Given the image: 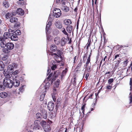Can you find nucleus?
I'll list each match as a JSON object with an SVG mask.
<instances>
[{"mask_svg":"<svg viewBox=\"0 0 132 132\" xmlns=\"http://www.w3.org/2000/svg\"><path fill=\"white\" fill-rule=\"evenodd\" d=\"M8 33L11 34V35L14 34V31L11 29H9L8 30Z\"/></svg>","mask_w":132,"mask_h":132,"instance_id":"43","label":"nucleus"},{"mask_svg":"<svg viewBox=\"0 0 132 132\" xmlns=\"http://www.w3.org/2000/svg\"><path fill=\"white\" fill-rule=\"evenodd\" d=\"M61 101V98H58L57 100V102H56L57 104H60V103H61V102H60Z\"/></svg>","mask_w":132,"mask_h":132,"instance_id":"52","label":"nucleus"},{"mask_svg":"<svg viewBox=\"0 0 132 132\" xmlns=\"http://www.w3.org/2000/svg\"><path fill=\"white\" fill-rule=\"evenodd\" d=\"M40 122L38 120H36L34 122V127L36 129H39L40 127Z\"/></svg>","mask_w":132,"mask_h":132,"instance_id":"6","label":"nucleus"},{"mask_svg":"<svg viewBox=\"0 0 132 132\" xmlns=\"http://www.w3.org/2000/svg\"><path fill=\"white\" fill-rule=\"evenodd\" d=\"M57 92L55 88H53L52 93V95L53 100L54 102H56V100L57 96Z\"/></svg>","mask_w":132,"mask_h":132,"instance_id":"3","label":"nucleus"},{"mask_svg":"<svg viewBox=\"0 0 132 132\" xmlns=\"http://www.w3.org/2000/svg\"><path fill=\"white\" fill-rule=\"evenodd\" d=\"M20 23L19 22H18L17 21L15 23V24L14 25V27L15 28H16L18 27H19L20 26Z\"/></svg>","mask_w":132,"mask_h":132,"instance_id":"36","label":"nucleus"},{"mask_svg":"<svg viewBox=\"0 0 132 132\" xmlns=\"http://www.w3.org/2000/svg\"><path fill=\"white\" fill-rule=\"evenodd\" d=\"M54 106V104L53 101L50 102L48 103L47 107L50 111H52L53 109Z\"/></svg>","mask_w":132,"mask_h":132,"instance_id":"5","label":"nucleus"},{"mask_svg":"<svg viewBox=\"0 0 132 132\" xmlns=\"http://www.w3.org/2000/svg\"><path fill=\"white\" fill-rule=\"evenodd\" d=\"M55 26L56 27L59 29L61 28L62 27V25L60 21L58 20L56 21L55 23Z\"/></svg>","mask_w":132,"mask_h":132,"instance_id":"11","label":"nucleus"},{"mask_svg":"<svg viewBox=\"0 0 132 132\" xmlns=\"http://www.w3.org/2000/svg\"><path fill=\"white\" fill-rule=\"evenodd\" d=\"M44 131L45 132H49L51 130V128L50 125H47L43 128Z\"/></svg>","mask_w":132,"mask_h":132,"instance_id":"21","label":"nucleus"},{"mask_svg":"<svg viewBox=\"0 0 132 132\" xmlns=\"http://www.w3.org/2000/svg\"><path fill=\"white\" fill-rule=\"evenodd\" d=\"M40 123L43 128L47 125L46 122L44 120H42V121L40 122Z\"/></svg>","mask_w":132,"mask_h":132,"instance_id":"32","label":"nucleus"},{"mask_svg":"<svg viewBox=\"0 0 132 132\" xmlns=\"http://www.w3.org/2000/svg\"><path fill=\"white\" fill-rule=\"evenodd\" d=\"M79 21L78 20L77 22V28L78 29V25H79Z\"/></svg>","mask_w":132,"mask_h":132,"instance_id":"63","label":"nucleus"},{"mask_svg":"<svg viewBox=\"0 0 132 132\" xmlns=\"http://www.w3.org/2000/svg\"><path fill=\"white\" fill-rule=\"evenodd\" d=\"M89 76V73H87L86 74V76H85V78H86V80H87Z\"/></svg>","mask_w":132,"mask_h":132,"instance_id":"58","label":"nucleus"},{"mask_svg":"<svg viewBox=\"0 0 132 132\" xmlns=\"http://www.w3.org/2000/svg\"><path fill=\"white\" fill-rule=\"evenodd\" d=\"M66 29L67 32L71 34L72 31V34H73V30H72L73 26L71 25H69L66 27Z\"/></svg>","mask_w":132,"mask_h":132,"instance_id":"12","label":"nucleus"},{"mask_svg":"<svg viewBox=\"0 0 132 132\" xmlns=\"http://www.w3.org/2000/svg\"><path fill=\"white\" fill-rule=\"evenodd\" d=\"M7 71L10 73H11L13 71V67L11 65H9L7 68Z\"/></svg>","mask_w":132,"mask_h":132,"instance_id":"14","label":"nucleus"},{"mask_svg":"<svg viewBox=\"0 0 132 132\" xmlns=\"http://www.w3.org/2000/svg\"><path fill=\"white\" fill-rule=\"evenodd\" d=\"M113 81V78H110L108 80V82L109 84H111Z\"/></svg>","mask_w":132,"mask_h":132,"instance_id":"48","label":"nucleus"},{"mask_svg":"<svg viewBox=\"0 0 132 132\" xmlns=\"http://www.w3.org/2000/svg\"><path fill=\"white\" fill-rule=\"evenodd\" d=\"M111 73L110 72V71H108V72H106L105 73V75H107L108 74H110Z\"/></svg>","mask_w":132,"mask_h":132,"instance_id":"64","label":"nucleus"},{"mask_svg":"<svg viewBox=\"0 0 132 132\" xmlns=\"http://www.w3.org/2000/svg\"><path fill=\"white\" fill-rule=\"evenodd\" d=\"M91 39H90V38H89L88 39V42L87 43V45H88V44H89V45H90V42H91Z\"/></svg>","mask_w":132,"mask_h":132,"instance_id":"59","label":"nucleus"},{"mask_svg":"<svg viewBox=\"0 0 132 132\" xmlns=\"http://www.w3.org/2000/svg\"><path fill=\"white\" fill-rule=\"evenodd\" d=\"M60 4H61L62 5V7H63L64 6H65L66 2H65V0H62V3H61Z\"/></svg>","mask_w":132,"mask_h":132,"instance_id":"50","label":"nucleus"},{"mask_svg":"<svg viewBox=\"0 0 132 132\" xmlns=\"http://www.w3.org/2000/svg\"><path fill=\"white\" fill-rule=\"evenodd\" d=\"M36 117L37 119L40 118L42 117L41 113H37L36 115Z\"/></svg>","mask_w":132,"mask_h":132,"instance_id":"39","label":"nucleus"},{"mask_svg":"<svg viewBox=\"0 0 132 132\" xmlns=\"http://www.w3.org/2000/svg\"><path fill=\"white\" fill-rule=\"evenodd\" d=\"M86 104H84L82 106L81 108V110H85V105Z\"/></svg>","mask_w":132,"mask_h":132,"instance_id":"55","label":"nucleus"},{"mask_svg":"<svg viewBox=\"0 0 132 132\" xmlns=\"http://www.w3.org/2000/svg\"><path fill=\"white\" fill-rule=\"evenodd\" d=\"M3 5L6 8H8L10 6L8 1L6 0H5L3 1Z\"/></svg>","mask_w":132,"mask_h":132,"instance_id":"26","label":"nucleus"},{"mask_svg":"<svg viewBox=\"0 0 132 132\" xmlns=\"http://www.w3.org/2000/svg\"><path fill=\"white\" fill-rule=\"evenodd\" d=\"M46 91H45V92H44V93H42V94L41 95L40 99V100L41 101H43V100H44L45 95V93H46Z\"/></svg>","mask_w":132,"mask_h":132,"instance_id":"28","label":"nucleus"},{"mask_svg":"<svg viewBox=\"0 0 132 132\" xmlns=\"http://www.w3.org/2000/svg\"><path fill=\"white\" fill-rule=\"evenodd\" d=\"M50 49L52 52H54L57 50V47L55 45L52 44L51 45Z\"/></svg>","mask_w":132,"mask_h":132,"instance_id":"18","label":"nucleus"},{"mask_svg":"<svg viewBox=\"0 0 132 132\" xmlns=\"http://www.w3.org/2000/svg\"><path fill=\"white\" fill-rule=\"evenodd\" d=\"M5 65L2 61H0V71L3 70L4 68Z\"/></svg>","mask_w":132,"mask_h":132,"instance_id":"29","label":"nucleus"},{"mask_svg":"<svg viewBox=\"0 0 132 132\" xmlns=\"http://www.w3.org/2000/svg\"><path fill=\"white\" fill-rule=\"evenodd\" d=\"M90 58H87V61L86 63V65L85 68L86 69L88 70V72L90 71L91 66H88L89 63L90 62Z\"/></svg>","mask_w":132,"mask_h":132,"instance_id":"10","label":"nucleus"},{"mask_svg":"<svg viewBox=\"0 0 132 132\" xmlns=\"http://www.w3.org/2000/svg\"><path fill=\"white\" fill-rule=\"evenodd\" d=\"M128 62V60H126V61H124V62L122 63H121L123 67H125L127 65Z\"/></svg>","mask_w":132,"mask_h":132,"instance_id":"40","label":"nucleus"},{"mask_svg":"<svg viewBox=\"0 0 132 132\" xmlns=\"http://www.w3.org/2000/svg\"><path fill=\"white\" fill-rule=\"evenodd\" d=\"M3 60L4 61H5L4 62V63H6V64H9L10 63V61H8L7 62V61L8 60V59L9 58H2Z\"/></svg>","mask_w":132,"mask_h":132,"instance_id":"44","label":"nucleus"},{"mask_svg":"<svg viewBox=\"0 0 132 132\" xmlns=\"http://www.w3.org/2000/svg\"><path fill=\"white\" fill-rule=\"evenodd\" d=\"M6 47L10 50H12L13 49L14 46L13 44L12 43L8 42L7 43V45Z\"/></svg>","mask_w":132,"mask_h":132,"instance_id":"8","label":"nucleus"},{"mask_svg":"<svg viewBox=\"0 0 132 132\" xmlns=\"http://www.w3.org/2000/svg\"><path fill=\"white\" fill-rule=\"evenodd\" d=\"M18 20V18L16 17H12L10 19V22L11 23H15Z\"/></svg>","mask_w":132,"mask_h":132,"instance_id":"25","label":"nucleus"},{"mask_svg":"<svg viewBox=\"0 0 132 132\" xmlns=\"http://www.w3.org/2000/svg\"><path fill=\"white\" fill-rule=\"evenodd\" d=\"M18 73V71H16L14 72V74H17Z\"/></svg>","mask_w":132,"mask_h":132,"instance_id":"62","label":"nucleus"},{"mask_svg":"<svg viewBox=\"0 0 132 132\" xmlns=\"http://www.w3.org/2000/svg\"><path fill=\"white\" fill-rule=\"evenodd\" d=\"M41 113L42 117L45 119H46L47 117V111L44 109H43L41 111Z\"/></svg>","mask_w":132,"mask_h":132,"instance_id":"7","label":"nucleus"},{"mask_svg":"<svg viewBox=\"0 0 132 132\" xmlns=\"http://www.w3.org/2000/svg\"><path fill=\"white\" fill-rule=\"evenodd\" d=\"M12 82L13 86V85L15 87H17L20 85V81L16 79L14 80Z\"/></svg>","mask_w":132,"mask_h":132,"instance_id":"13","label":"nucleus"},{"mask_svg":"<svg viewBox=\"0 0 132 132\" xmlns=\"http://www.w3.org/2000/svg\"><path fill=\"white\" fill-rule=\"evenodd\" d=\"M10 50H9V49L7 48H4L3 50V52H4L6 53H8L10 51Z\"/></svg>","mask_w":132,"mask_h":132,"instance_id":"42","label":"nucleus"},{"mask_svg":"<svg viewBox=\"0 0 132 132\" xmlns=\"http://www.w3.org/2000/svg\"><path fill=\"white\" fill-rule=\"evenodd\" d=\"M129 98L130 100V102L129 103H132V94L131 92L130 93Z\"/></svg>","mask_w":132,"mask_h":132,"instance_id":"41","label":"nucleus"},{"mask_svg":"<svg viewBox=\"0 0 132 132\" xmlns=\"http://www.w3.org/2000/svg\"><path fill=\"white\" fill-rule=\"evenodd\" d=\"M50 83L49 82H47L46 83L45 86V89H47L49 88Z\"/></svg>","mask_w":132,"mask_h":132,"instance_id":"37","label":"nucleus"},{"mask_svg":"<svg viewBox=\"0 0 132 132\" xmlns=\"http://www.w3.org/2000/svg\"><path fill=\"white\" fill-rule=\"evenodd\" d=\"M3 84L4 87H6L7 88H11L13 86V82L10 79H4Z\"/></svg>","mask_w":132,"mask_h":132,"instance_id":"1","label":"nucleus"},{"mask_svg":"<svg viewBox=\"0 0 132 132\" xmlns=\"http://www.w3.org/2000/svg\"><path fill=\"white\" fill-rule=\"evenodd\" d=\"M62 9L65 12H68L69 10V7L66 6H64L62 7Z\"/></svg>","mask_w":132,"mask_h":132,"instance_id":"33","label":"nucleus"},{"mask_svg":"<svg viewBox=\"0 0 132 132\" xmlns=\"http://www.w3.org/2000/svg\"><path fill=\"white\" fill-rule=\"evenodd\" d=\"M5 17L6 18L8 19L11 17V13L8 12L6 14H5Z\"/></svg>","mask_w":132,"mask_h":132,"instance_id":"45","label":"nucleus"},{"mask_svg":"<svg viewBox=\"0 0 132 132\" xmlns=\"http://www.w3.org/2000/svg\"><path fill=\"white\" fill-rule=\"evenodd\" d=\"M21 33V32L19 30H17L15 31H14V34L16 35H20Z\"/></svg>","mask_w":132,"mask_h":132,"instance_id":"38","label":"nucleus"},{"mask_svg":"<svg viewBox=\"0 0 132 132\" xmlns=\"http://www.w3.org/2000/svg\"><path fill=\"white\" fill-rule=\"evenodd\" d=\"M23 87L24 86H22L21 87H20L19 89V92H22L23 90Z\"/></svg>","mask_w":132,"mask_h":132,"instance_id":"49","label":"nucleus"},{"mask_svg":"<svg viewBox=\"0 0 132 132\" xmlns=\"http://www.w3.org/2000/svg\"><path fill=\"white\" fill-rule=\"evenodd\" d=\"M67 41L68 40L67 38H65L64 37L62 38L60 41L61 46H64L67 42Z\"/></svg>","mask_w":132,"mask_h":132,"instance_id":"9","label":"nucleus"},{"mask_svg":"<svg viewBox=\"0 0 132 132\" xmlns=\"http://www.w3.org/2000/svg\"><path fill=\"white\" fill-rule=\"evenodd\" d=\"M62 32L64 34L66 35H67V36H68V33L67 32L65 29H64L62 30Z\"/></svg>","mask_w":132,"mask_h":132,"instance_id":"51","label":"nucleus"},{"mask_svg":"<svg viewBox=\"0 0 132 132\" xmlns=\"http://www.w3.org/2000/svg\"><path fill=\"white\" fill-rule=\"evenodd\" d=\"M56 53H53L52 52H50V53H48V54H49V55H51L53 56V57H56V58H63V52L59 50H56Z\"/></svg>","mask_w":132,"mask_h":132,"instance_id":"2","label":"nucleus"},{"mask_svg":"<svg viewBox=\"0 0 132 132\" xmlns=\"http://www.w3.org/2000/svg\"><path fill=\"white\" fill-rule=\"evenodd\" d=\"M7 95L8 94L5 92H3L0 93V97L2 98H5Z\"/></svg>","mask_w":132,"mask_h":132,"instance_id":"23","label":"nucleus"},{"mask_svg":"<svg viewBox=\"0 0 132 132\" xmlns=\"http://www.w3.org/2000/svg\"><path fill=\"white\" fill-rule=\"evenodd\" d=\"M67 38L68 40L69 41L68 43L69 44H71L72 42L71 38H70L69 37H68V36H67Z\"/></svg>","mask_w":132,"mask_h":132,"instance_id":"54","label":"nucleus"},{"mask_svg":"<svg viewBox=\"0 0 132 132\" xmlns=\"http://www.w3.org/2000/svg\"><path fill=\"white\" fill-rule=\"evenodd\" d=\"M129 84L130 85V87L132 86V78H131L130 79Z\"/></svg>","mask_w":132,"mask_h":132,"instance_id":"53","label":"nucleus"},{"mask_svg":"<svg viewBox=\"0 0 132 132\" xmlns=\"http://www.w3.org/2000/svg\"><path fill=\"white\" fill-rule=\"evenodd\" d=\"M55 12L61 13V10L57 8H55L54 9L53 13H55Z\"/></svg>","mask_w":132,"mask_h":132,"instance_id":"34","label":"nucleus"},{"mask_svg":"<svg viewBox=\"0 0 132 132\" xmlns=\"http://www.w3.org/2000/svg\"><path fill=\"white\" fill-rule=\"evenodd\" d=\"M57 68L56 65H53L51 67V69L52 70H54Z\"/></svg>","mask_w":132,"mask_h":132,"instance_id":"46","label":"nucleus"},{"mask_svg":"<svg viewBox=\"0 0 132 132\" xmlns=\"http://www.w3.org/2000/svg\"><path fill=\"white\" fill-rule=\"evenodd\" d=\"M63 23L65 25L68 26L70 25V24L72 23L70 19H66L64 20Z\"/></svg>","mask_w":132,"mask_h":132,"instance_id":"15","label":"nucleus"},{"mask_svg":"<svg viewBox=\"0 0 132 132\" xmlns=\"http://www.w3.org/2000/svg\"><path fill=\"white\" fill-rule=\"evenodd\" d=\"M106 88L108 89H111L112 87L111 86L109 85L106 86Z\"/></svg>","mask_w":132,"mask_h":132,"instance_id":"57","label":"nucleus"},{"mask_svg":"<svg viewBox=\"0 0 132 132\" xmlns=\"http://www.w3.org/2000/svg\"><path fill=\"white\" fill-rule=\"evenodd\" d=\"M10 36V39L12 40L16 41L18 39V38L17 35L14 34H12V35H11Z\"/></svg>","mask_w":132,"mask_h":132,"instance_id":"16","label":"nucleus"},{"mask_svg":"<svg viewBox=\"0 0 132 132\" xmlns=\"http://www.w3.org/2000/svg\"><path fill=\"white\" fill-rule=\"evenodd\" d=\"M4 39H3V37H0V41H2L3 40H4Z\"/></svg>","mask_w":132,"mask_h":132,"instance_id":"61","label":"nucleus"},{"mask_svg":"<svg viewBox=\"0 0 132 132\" xmlns=\"http://www.w3.org/2000/svg\"><path fill=\"white\" fill-rule=\"evenodd\" d=\"M61 13H58L55 12V13H53V14L54 16L56 18H58L60 17L61 15Z\"/></svg>","mask_w":132,"mask_h":132,"instance_id":"31","label":"nucleus"},{"mask_svg":"<svg viewBox=\"0 0 132 132\" xmlns=\"http://www.w3.org/2000/svg\"><path fill=\"white\" fill-rule=\"evenodd\" d=\"M125 54L123 53H120V54H115L114 58H117V57H122V58H123V56L125 55Z\"/></svg>","mask_w":132,"mask_h":132,"instance_id":"27","label":"nucleus"},{"mask_svg":"<svg viewBox=\"0 0 132 132\" xmlns=\"http://www.w3.org/2000/svg\"><path fill=\"white\" fill-rule=\"evenodd\" d=\"M11 36V34H9V33L8 32H5L4 35L3 36V39H4V40H5L6 39H7L8 38H10V37Z\"/></svg>","mask_w":132,"mask_h":132,"instance_id":"17","label":"nucleus"},{"mask_svg":"<svg viewBox=\"0 0 132 132\" xmlns=\"http://www.w3.org/2000/svg\"><path fill=\"white\" fill-rule=\"evenodd\" d=\"M12 12L14 13H16L21 15H23L24 13V11L21 8L17 9L16 11H13Z\"/></svg>","mask_w":132,"mask_h":132,"instance_id":"4","label":"nucleus"},{"mask_svg":"<svg viewBox=\"0 0 132 132\" xmlns=\"http://www.w3.org/2000/svg\"><path fill=\"white\" fill-rule=\"evenodd\" d=\"M53 17V14H50L48 18V20L51 21H52L53 20V19H52Z\"/></svg>","mask_w":132,"mask_h":132,"instance_id":"47","label":"nucleus"},{"mask_svg":"<svg viewBox=\"0 0 132 132\" xmlns=\"http://www.w3.org/2000/svg\"><path fill=\"white\" fill-rule=\"evenodd\" d=\"M5 40L4 39L1 42V46L2 48H4L5 47H6L7 43H6Z\"/></svg>","mask_w":132,"mask_h":132,"instance_id":"19","label":"nucleus"},{"mask_svg":"<svg viewBox=\"0 0 132 132\" xmlns=\"http://www.w3.org/2000/svg\"><path fill=\"white\" fill-rule=\"evenodd\" d=\"M5 76V77L4 78V79H10V78L11 77V74L10 75L8 73H5L4 75Z\"/></svg>","mask_w":132,"mask_h":132,"instance_id":"35","label":"nucleus"},{"mask_svg":"<svg viewBox=\"0 0 132 132\" xmlns=\"http://www.w3.org/2000/svg\"><path fill=\"white\" fill-rule=\"evenodd\" d=\"M54 41L55 44L58 45L60 43V39L59 37H57L55 38Z\"/></svg>","mask_w":132,"mask_h":132,"instance_id":"22","label":"nucleus"},{"mask_svg":"<svg viewBox=\"0 0 132 132\" xmlns=\"http://www.w3.org/2000/svg\"><path fill=\"white\" fill-rule=\"evenodd\" d=\"M51 26H49V25H48L47 26V24H46V32L47 35L49 34L50 33Z\"/></svg>","mask_w":132,"mask_h":132,"instance_id":"24","label":"nucleus"},{"mask_svg":"<svg viewBox=\"0 0 132 132\" xmlns=\"http://www.w3.org/2000/svg\"><path fill=\"white\" fill-rule=\"evenodd\" d=\"M52 21L50 20L49 21L48 23L47 24V26L48 25H49V26H51L52 25Z\"/></svg>","mask_w":132,"mask_h":132,"instance_id":"56","label":"nucleus"},{"mask_svg":"<svg viewBox=\"0 0 132 132\" xmlns=\"http://www.w3.org/2000/svg\"><path fill=\"white\" fill-rule=\"evenodd\" d=\"M60 82V80H58L56 81L55 82L54 84V85L53 88H55V87H58L59 85Z\"/></svg>","mask_w":132,"mask_h":132,"instance_id":"30","label":"nucleus"},{"mask_svg":"<svg viewBox=\"0 0 132 132\" xmlns=\"http://www.w3.org/2000/svg\"><path fill=\"white\" fill-rule=\"evenodd\" d=\"M51 74L49 75L48 76L47 78V81H49L50 80V78L51 77Z\"/></svg>","mask_w":132,"mask_h":132,"instance_id":"60","label":"nucleus"},{"mask_svg":"<svg viewBox=\"0 0 132 132\" xmlns=\"http://www.w3.org/2000/svg\"><path fill=\"white\" fill-rule=\"evenodd\" d=\"M82 60L81 59H80V60L79 61L78 64L77 66L76 69H77V71H78V69H79V70H80V67L82 64Z\"/></svg>","mask_w":132,"mask_h":132,"instance_id":"20","label":"nucleus"}]
</instances>
